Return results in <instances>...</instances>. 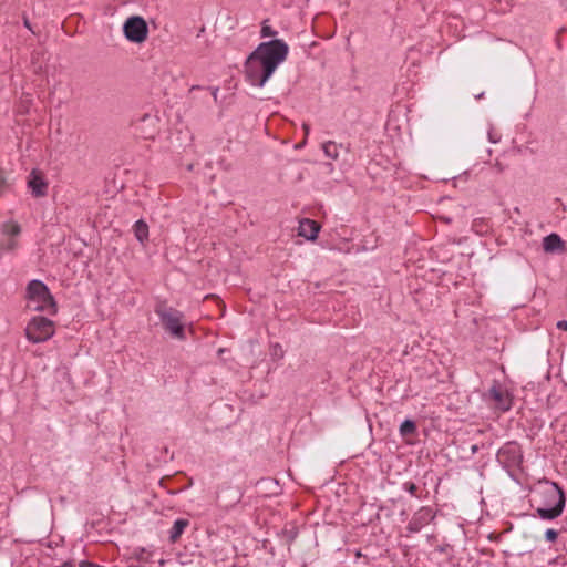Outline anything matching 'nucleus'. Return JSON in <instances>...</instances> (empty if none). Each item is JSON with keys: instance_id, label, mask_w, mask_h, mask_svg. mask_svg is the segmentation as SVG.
Returning <instances> with one entry per match:
<instances>
[{"instance_id": "nucleus-22", "label": "nucleus", "mask_w": 567, "mask_h": 567, "mask_svg": "<svg viewBox=\"0 0 567 567\" xmlns=\"http://www.w3.org/2000/svg\"><path fill=\"white\" fill-rule=\"evenodd\" d=\"M303 130H305V133L308 134L309 133V126L307 124H303Z\"/></svg>"}, {"instance_id": "nucleus-14", "label": "nucleus", "mask_w": 567, "mask_h": 567, "mask_svg": "<svg viewBox=\"0 0 567 567\" xmlns=\"http://www.w3.org/2000/svg\"><path fill=\"white\" fill-rule=\"evenodd\" d=\"M323 152L327 157L337 159L339 156V146L333 142H327L323 144Z\"/></svg>"}, {"instance_id": "nucleus-18", "label": "nucleus", "mask_w": 567, "mask_h": 567, "mask_svg": "<svg viewBox=\"0 0 567 567\" xmlns=\"http://www.w3.org/2000/svg\"><path fill=\"white\" fill-rule=\"evenodd\" d=\"M136 556L141 560H147L150 557V554L145 549H140L138 551H136Z\"/></svg>"}, {"instance_id": "nucleus-8", "label": "nucleus", "mask_w": 567, "mask_h": 567, "mask_svg": "<svg viewBox=\"0 0 567 567\" xmlns=\"http://www.w3.org/2000/svg\"><path fill=\"white\" fill-rule=\"evenodd\" d=\"M489 398L493 401L495 408L501 411H507L512 406V395L501 384H494L489 389Z\"/></svg>"}, {"instance_id": "nucleus-7", "label": "nucleus", "mask_w": 567, "mask_h": 567, "mask_svg": "<svg viewBox=\"0 0 567 567\" xmlns=\"http://www.w3.org/2000/svg\"><path fill=\"white\" fill-rule=\"evenodd\" d=\"M21 233V227L16 221H7L1 226V239H0V257L6 254L16 251L19 247L18 237Z\"/></svg>"}, {"instance_id": "nucleus-10", "label": "nucleus", "mask_w": 567, "mask_h": 567, "mask_svg": "<svg viewBox=\"0 0 567 567\" xmlns=\"http://www.w3.org/2000/svg\"><path fill=\"white\" fill-rule=\"evenodd\" d=\"M543 248L546 252H557L564 250V241L556 234H550L543 239Z\"/></svg>"}, {"instance_id": "nucleus-17", "label": "nucleus", "mask_w": 567, "mask_h": 567, "mask_svg": "<svg viewBox=\"0 0 567 567\" xmlns=\"http://www.w3.org/2000/svg\"><path fill=\"white\" fill-rule=\"evenodd\" d=\"M545 537L549 542H554L557 538V532L554 529H547L545 533Z\"/></svg>"}, {"instance_id": "nucleus-16", "label": "nucleus", "mask_w": 567, "mask_h": 567, "mask_svg": "<svg viewBox=\"0 0 567 567\" xmlns=\"http://www.w3.org/2000/svg\"><path fill=\"white\" fill-rule=\"evenodd\" d=\"M8 176L7 173L0 167V195L8 187Z\"/></svg>"}, {"instance_id": "nucleus-3", "label": "nucleus", "mask_w": 567, "mask_h": 567, "mask_svg": "<svg viewBox=\"0 0 567 567\" xmlns=\"http://www.w3.org/2000/svg\"><path fill=\"white\" fill-rule=\"evenodd\" d=\"M545 494L548 497L547 507L537 509L538 515L543 519H554L558 517L565 507V495L556 483L546 485Z\"/></svg>"}, {"instance_id": "nucleus-1", "label": "nucleus", "mask_w": 567, "mask_h": 567, "mask_svg": "<svg viewBox=\"0 0 567 567\" xmlns=\"http://www.w3.org/2000/svg\"><path fill=\"white\" fill-rule=\"evenodd\" d=\"M289 48L282 40L264 42L246 62V75L255 86H264L276 69L287 59Z\"/></svg>"}, {"instance_id": "nucleus-9", "label": "nucleus", "mask_w": 567, "mask_h": 567, "mask_svg": "<svg viewBox=\"0 0 567 567\" xmlns=\"http://www.w3.org/2000/svg\"><path fill=\"white\" fill-rule=\"evenodd\" d=\"M320 230V225L311 219H303L298 227V234L308 240H315Z\"/></svg>"}, {"instance_id": "nucleus-12", "label": "nucleus", "mask_w": 567, "mask_h": 567, "mask_svg": "<svg viewBox=\"0 0 567 567\" xmlns=\"http://www.w3.org/2000/svg\"><path fill=\"white\" fill-rule=\"evenodd\" d=\"M134 234L140 243H145L148 238V226L143 220H137L134 225Z\"/></svg>"}, {"instance_id": "nucleus-2", "label": "nucleus", "mask_w": 567, "mask_h": 567, "mask_svg": "<svg viewBox=\"0 0 567 567\" xmlns=\"http://www.w3.org/2000/svg\"><path fill=\"white\" fill-rule=\"evenodd\" d=\"M27 300L28 307L34 311H55V303L48 287L39 280H32L28 285Z\"/></svg>"}, {"instance_id": "nucleus-19", "label": "nucleus", "mask_w": 567, "mask_h": 567, "mask_svg": "<svg viewBox=\"0 0 567 567\" xmlns=\"http://www.w3.org/2000/svg\"><path fill=\"white\" fill-rule=\"evenodd\" d=\"M262 35L264 37H272V35H275V32H272L269 27H264L262 28Z\"/></svg>"}, {"instance_id": "nucleus-5", "label": "nucleus", "mask_w": 567, "mask_h": 567, "mask_svg": "<svg viewBox=\"0 0 567 567\" xmlns=\"http://www.w3.org/2000/svg\"><path fill=\"white\" fill-rule=\"evenodd\" d=\"M123 34L128 42L144 43L148 38V27L141 16H131L123 23Z\"/></svg>"}, {"instance_id": "nucleus-13", "label": "nucleus", "mask_w": 567, "mask_h": 567, "mask_svg": "<svg viewBox=\"0 0 567 567\" xmlns=\"http://www.w3.org/2000/svg\"><path fill=\"white\" fill-rule=\"evenodd\" d=\"M188 526V520L186 519H177L172 529H171V535H169V538L173 543H175L179 536L183 534L184 529Z\"/></svg>"}, {"instance_id": "nucleus-15", "label": "nucleus", "mask_w": 567, "mask_h": 567, "mask_svg": "<svg viewBox=\"0 0 567 567\" xmlns=\"http://www.w3.org/2000/svg\"><path fill=\"white\" fill-rule=\"evenodd\" d=\"M414 432H415V424L410 420L404 421L400 426V433L403 436L413 434Z\"/></svg>"}, {"instance_id": "nucleus-23", "label": "nucleus", "mask_w": 567, "mask_h": 567, "mask_svg": "<svg viewBox=\"0 0 567 567\" xmlns=\"http://www.w3.org/2000/svg\"><path fill=\"white\" fill-rule=\"evenodd\" d=\"M61 567H73V565L71 563H65Z\"/></svg>"}, {"instance_id": "nucleus-6", "label": "nucleus", "mask_w": 567, "mask_h": 567, "mask_svg": "<svg viewBox=\"0 0 567 567\" xmlns=\"http://www.w3.org/2000/svg\"><path fill=\"white\" fill-rule=\"evenodd\" d=\"M53 334V322L44 317H34L25 328V337L33 343L44 342Z\"/></svg>"}, {"instance_id": "nucleus-20", "label": "nucleus", "mask_w": 567, "mask_h": 567, "mask_svg": "<svg viewBox=\"0 0 567 567\" xmlns=\"http://www.w3.org/2000/svg\"><path fill=\"white\" fill-rule=\"evenodd\" d=\"M557 328L560 329V330H567V321L566 320H560L557 322Z\"/></svg>"}, {"instance_id": "nucleus-11", "label": "nucleus", "mask_w": 567, "mask_h": 567, "mask_svg": "<svg viewBox=\"0 0 567 567\" xmlns=\"http://www.w3.org/2000/svg\"><path fill=\"white\" fill-rule=\"evenodd\" d=\"M29 187L35 196H42L45 194L47 183L40 174L33 172L29 179Z\"/></svg>"}, {"instance_id": "nucleus-4", "label": "nucleus", "mask_w": 567, "mask_h": 567, "mask_svg": "<svg viewBox=\"0 0 567 567\" xmlns=\"http://www.w3.org/2000/svg\"><path fill=\"white\" fill-rule=\"evenodd\" d=\"M161 321L165 330L175 339H186V332L192 331V324H187L183 320V315L176 310L167 309L158 311Z\"/></svg>"}, {"instance_id": "nucleus-21", "label": "nucleus", "mask_w": 567, "mask_h": 567, "mask_svg": "<svg viewBox=\"0 0 567 567\" xmlns=\"http://www.w3.org/2000/svg\"><path fill=\"white\" fill-rule=\"evenodd\" d=\"M79 567H100V566L94 565L92 563L82 561Z\"/></svg>"}]
</instances>
